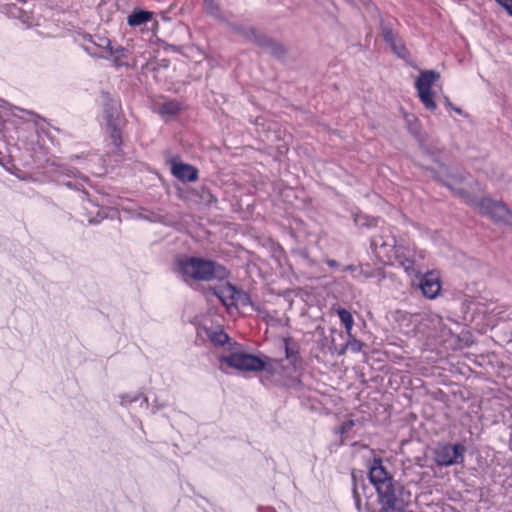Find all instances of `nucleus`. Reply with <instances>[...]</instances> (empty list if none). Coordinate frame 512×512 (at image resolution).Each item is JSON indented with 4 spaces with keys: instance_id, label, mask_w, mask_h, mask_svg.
I'll use <instances>...</instances> for the list:
<instances>
[{
    "instance_id": "obj_18",
    "label": "nucleus",
    "mask_w": 512,
    "mask_h": 512,
    "mask_svg": "<svg viewBox=\"0 0 512 512\" xmlns=\"http://www.w3.org/2000/svg\"><path fill=\"white\" fill-rule=\"evenodd\" d=\"M440 78V74L434 70H425L418 76L415 86L417 90H431L433 83Z\"/></svg>"
},
{
    "instance_id": "obj_42",
    "label": "nucleus",
    "mask_w": 512,
    "mask_h": 512,
    "mask_svg": "<svg viewBox=\"0 0 512 512\" xmlns=\"http://www.w3.org/2000/svg\"><path fill=\"white\" fill-rule=\"evenodd\" d=\"M361 496H363V492H362V490L360 489V497H361Z\"/></svg>"
},
{
    "instance_id": "obj_38",
    "label": "nucleus",
    "mask_w": 512,
    "mask_h": 512,
    "mask_svg": "<svg viewBox=\"0 0 512 512\" xmlns=\"http://www.w3.org/2000/svg\"><path fill=\"white\" fill-rule=\"evenodd\" d=\"M343 271H350V272H352V273H354V272H357V273H358V271H359V266L357 267V266H355V265H347V266H345V267L343 268Z\"/></svg>"
},
{
    "instance_id": "obj_8",
    "label": "nucleus",
    "mask_w": 512,
    "mask_h": 512,
    "mask_svg": "<svg viewBox=\"0 0 512 512\" xmlns=\"http://www.w3.org/2000/svg\"><path fill=\"white\" fill-rule=\"evenodd\" d=\"M81 38L83 41L81 47L92 57L101 58L102 51L110 48V40L107 37L84 33Z\"/></svg>"
},
{
    "instance_id": "obj_17",
    "label": "nucleus",
    "mask_w": 512,
    "mask_h": 512,
    "mask_svg": "<svg viewBox=\"0 0 512 512\" xmlns=\"http://www.w3.org/2000/svg\"><path fill=\"white\" fill-rule=\"evenodd\" d=\"M236 286L227 282L221 287H214L213 294L222 302L226 307L233 306Z\"/></svg>"
},
{
    "instance_id": "obj_16",
    "label": "nucleus",
    "mask_w": 512,
    "mask_h": 512,
    "mask_svg": "<svg viewBox=\"0 0 512 512\" xmlns=\"http://www.w3.org/2000/svg\"><path fill=\"white\" fill-rule=\"evenodd\" d=\"M423 258L421 253L414 250V257L405 258V261L400 262L399 266L404 269L407 275L418 277L422 273L421 261Z\"/></svg>"
},
{
    "instance_id": "obj_27",
    "label": "nucleus",
    "mask_w": 512,
    "mask_h": 512,
    "mask_svg": "<svg viewBox=\"0 0 512 512\" xmlns=\"http://www.w3.org/2000/svg\"><path fill=\"white\" fill-rule=\"evenodd\" d=\"M233 30L249 42L253 41V38H255V33L257 31L254 27L245 26L242 24H234Z\"/></svg>"
},
{
    "instance_id": "obj_22",
    "label": "nucleus",
    "mask_w": 512,
    "mask_h": 512,
    "mask_svg": "<svg viewBox=\"0 0 512 512\" xmlns=\"http://www.w3.org/2000/svg\"><path fill=\"white\" fill-rule=\"evenodd\" d=\"M352 218L354 224L358 227L371 228L377 225V218L364 214L361 211H353Z\"/></svg>"
},
{
    "instance_id": "obj_12",
    "label": "nucleus",
    "mask_w": 512,
    "mask_h": 512,
    "mask_svg": "<svg viewBox=\"0 0 512 512\" xmlns=\"http://www.w3.org/2000/svg\"><path fill=\"white\" fill-rule=\"evenodd\" d=\"M360 488L363 492V495L368 498L367 490L369 489L368 484L365 483V480L361 477L358 479L354 473H352V496L354 499L355 508L358 512H375V510L370 506L368 502L365 505H362L360 499Z\"/></svg>"
},
{
    "instance_id": "obj_35",
    "label": "nucleus",
    "mask_w": 512,
    "mask_h": 512,
    "mask_svg": "<svg viewBox=\"0 0 512 512\" xmlns=\"http://www.w3.org/2000/svg\"><path fill=\"white\" fill-rule=\"evenodd\" d=\"M140 398H142L143 402L148 405V398L142 394H138L132 398H129L128 397H122V402H129V403H132V402H136L138 401Z\"/></svg>"
},
{
    "instance_id": "obj_14",
    "label": "nucleus",
    "mask_w": 512,
    "mask_h": 512,
    "mask_svg": "<svg viewBox=\"0 0 512 512\" xmlns=\"http://www.w3.org/2000/svg\"><path fill=\"white\" fill-rule=\"evenodd\" d=\"M171 172L182 182H194L198 179V169L196 167L178 162L175 159L171 161Z\"/></svg>"
},
{
    "instance_id": "obj_36",
    "label": "nucleus",
    "mask_w": 512,
    "mask_h": 512,
    "mask_svg": "<svg viewBox=\"0 0 512 512\" xmlns=\"http://www.w3.org/2000/svg\"><path fill=\"white\" fill-rule=\"evenodd\" d=\"M249 306H251V308H252L255 312L259 313V314H267L266 309H265V308H263V307H262L260 304H258V303H255V302H253V301H252V304H250Z\"/></svg>"
},
{
    "instance_id": "obj_37",
    "label": "nucleus",
    "mask_w": 512,
    "mask_h": 512,
    "mask_svg": "<svg viewBox=\"0 0 512 512\" xmlns=\"http://www.w3.org/2000/svg\"><path fill=\"white\" fill-rule=\"evenodd\" d=\"M325 263L330 267V268H338L340 266L339 262L334 260V259H325Z\"/></svg>"
},
{
    "instance_id": "obj_13",
    "label": "nucleus",
    "mask_w": 512,
    "mask_h": 512,
    "mask_svg": "<svg viewBox=\"0 0 512 512\" xmlns=\"http://www.w3.org/2000/svg\"><path fill=\"white\" fill-rule=\"evenodd\" d=\"M371 246H374V247L380 246L383 248L391 247L394 252L395 260L398 265H400V262L405 261V258L414 257L413 249H410L409 247H405L403 245H397L396 240L393 237L391 238L390 242L381 241V239L375 237L371 241Z\"/></svg>"
},
{
    "instance_id": "obj_30",
    "label": "nucleus",
    "mask_w": 512,
    "mask_h": 512,
    "mask_svg": "<svg viewBox=\"0 0 512 512\" xmlns=\"http://www.w3.org/2000/svg\"><path fill=\"white\" fill-rule=\"evenodd\" d=\"M380 269H372L369 264H364L359 266V271L357 274H354V277H358L359 275L365 278H373L378 275Z\"/></svg>"
},
{
    "instance_id": "obj_2",
    "label": "nucleus",
    "mask_w": 512,
    "mask_h": 512,
    "mask_svg": "<svg viewBox=\"0 0 512 512\" xmlns=\"http://www.w3.org/2000/svg\"><path fill=\"white\" fill-rule=\"evenodd\" d=\"M173 271L190 287L193 283L223 281L230 276V271L217 261L187 255L175 258Z\"/></svg>"
},
{
    "instance_id": "obj_29",
    "label": "nucleus",
    "mask_w": 512,
    "mask_h": 512,
    "mask_svg": "<svg viewBox=\"0 0 512 512\" xmlns=\"http://www.w3.org/2000/svg\"><path fill=\"white\" fill-rule=\"evenodd\" d=\"M204 4L206 6L208 14L217 19H220L222 17V11L220 9V6L215 2V0H204Z\"/></svg>"
},
{
    "instance_id": "obj_7",
    "label": "nucleus",
    "mask_w": 512,
    "mask_h": 512,
    "mask_svg": "<svg viewBox=\"0 0 512 512\" xmlns=\"http://www.w3.org/2000/svg\"><path fill=\"white\" fill-rule=\"evenodd\" d=\"M369 481L376 492L387 486L389 482H395L393 476L383 466L382 459L374 457L369 465Z\"/></svg>"
},
{
    "instance_id": "obj_4",
    "label": "nucleus",
    "mask_w": 512,
    "mask_h": 512,
    "mask_svg": "<svg viewBox=\"0 0 512 512\" xmlns=\"http://www.w3.org/2000/svg\"><path fill=\"white\" fill-rule=\"evenodd\" d=\"M430 171L437 182L450 189L455 195L463 199L465 203H474V196L460 187L466 181L469 173L460 169L448 171L445 175H441L435 169H430Z\"/></svg>"
},
{
    "instance_id": "obj_43",
    "label": "nucleus",
    "mask_w": 512,
    "mask_h": 512,
    "mask_svg": "<svg viewBox=\"0 0 512 512\" xmlns=\"http://www.w3.org/2000/svg\"><path fill=\"white\" fill-rule=\"evenodd\" d=\"M19 2H26V0H18Z\"/></svg>"
},
{
    "instance_id": "obj_31",
    "label": "nucleus",
    "mask_w": 512,
    "mask_h": 512,
    "mask_svg": "<svg viewBox=\"0 0 512 512\" xmlns=\"http://www.w3.org/2000/svg\"><path fill=\"white\" fill-rule=\"evenodd\" d=\"M363 345H364L363 342H361L360 340L356 339L352 335V333H350V335H348V340L346 342L345 349H348V350H350L353 353H358V352L361 351Z\"/></svg>"
},
{
    "instance_id": "obj_23",
    "label": "nucleus",
    "mask_w": 512,
    "mask_h": 512,
    "mask_svg": "<svg viewBox=\"0 0 512 512\" xmlns=\"http://www.w3.org/2000/svg\"><path fill=\"white\" fill-rule=\"evenodd\" d=\"M337 314L343 326L345 327L346 333L350 335L354 325V319L351 312L345 308L337 309Z\"/></svg>"
},
{
    "instance_id": "obj_3",
    "label": "nucleus",
    "mask_w": 512,
    "mask_h": 512,
    "mask_svg": "<svg viewBox=\"0 0 512 512\" xmlns=\"http://www.w3.org/2000/svg\"><path fill=\"white\" fill-rule=\"evenodd\" d=\"M474 205L481 215L493 220L495 223H502L512 226V210L503 202L494 200L491 197H483L477 200L474 197Z\"/></svg>"
},
{
    "instance_id": "obj_25",
    "label": "nucleus",
    "mask_w": 512,
    "mask_h": 512,
    "mask_svg": "<svg viewBox=\"0 0 512 512\" xmlns=\"http://www.w3.org/2000/svg\"><path fill=\"white\" fill-rule=\"evenodd\" d=\"M250 304H252V299H251L250 294L247 291H244V290L236 287L233 306L246 307V306H249Z\"/></svg>"
},
{
    "instance_id": "obj_33",
    "label": "nucleus",
    "mask_w": 512,
    "mask_h": 512,
    "mask_svg": "<svg viewBox=\"0 0 512 512\" xmlns=\"http://www.w3.org/2000/svg\"><path fill=\"white\" fill-rule=\"evenodd\" d=\"M512 17V0H495Z\"/></svg>"
},
{
    "instance_id": "obj_34",
    "label": "nucleus",
    "mask_w": 512,
    "mask_h": 512,
    "mask_svg": "<svg viewBox=\"0 0 512 512\" xmlns=\"http://www.w3.org/2000/svg\"><path fill=\"white\" fill-rule=\"evenodd\" d=\"M444 104H445L446 108L452 109L458 115H464L463 110L460 107L454 106L453 103L450 101V99L448 97L444 98Z\"/></svg>"
},
{
    "instance_id": "obj_32",
    "label": "nucleus",
    "mask_w": 512,
    "mask_h": 512,
    "mask_svg": "<svg viewBox=\"0 0 512 512\" xmlns=\"http://www.w3.org/2000/svg\"><path fill=\"white\" fill-rule=\"evenodd\" d=\"M355 422L352 419L344 421L338 428L335 429V433L343 436H346L351 429L354 427Z\"/></svg>"
},
{
    "instance_id": "obj_21",
    "label": "nucleus",
    "mask_w": 512,
    "mask_h": 512,
    "mask_svg": "<svg viewBox=\"0 0 512 512\" xmlns=\"http://www.w3.org/2000/svg\"><path fill=\"white\" fill-rule=\"evenodd\" d=\"M206 336L216 346H223L228 342L229 336L223 329L205 328Z\"/></svg>"
},
{
    "instance_id": "obj_28",
    "label": "nucleus",
    "mask_w": 512,
    "mask_h": 512,
    "mask_svg": "<svg viewBox=\"0 0 512 512\" xmlns=\"http://www.w3.org/2000/svg\"><path fill=\"white\" fill-rule=\"evenodd\" d=\"M285 354L286 359L289 360L290 364L295 371L301 365V358L296 349L289 347L288 342H285Z\"/></svg>"
},
{
    "instance_id": "obj_20",
    "label": "nucleus",
    "mask_w": 512,
    "mask_h": 512,
    "mask_svg": "<svg viewBox=\"0 0 512 512\" xmlns=\"http://www.w3.org/2000/svg\"><path fill=\"white\" fill-rule=\"evenodd\" d=\"M152 13L142 9L134 10L127 18L128 25L137 27L150 21Z\"/></svg>"
},
{
    "instance_id": "obj_26",
    "label": "nucleus",
    "mask_w": 512,
    "mask_h": 512,
    "mask_svg": "<svg viewBox=\"0 0 512 512\" xmlns=\"http://www.w3.org/2000/svg\"><path fill=\"white\" fill-rule=\"evenodd\" d=\"M110 55L113 56V62L116 66H123L125 63L122 61L123 58L127 57V49L122 46L113 47L107 49Z\"/></svg>"
},
{
    "instance_id": "obj_5",
    "label": "nucleus",
    "mask_w": 512,
    "mask_h": 512,
    "mask_svg": "<svg viewBox=\"0 0 512 512\" xmlns=\"http://www.w3.org/2000/svg\"><path fill=\"white\" fill-rule=\"evenodd\" d=\"M466 447L462 443H438L433 449V461L438 467H449L462 464L465 459Z\"/></svg>"
},
{
    "instance_id": "obj_41",
    "label": "nucleus",
    "mask_w": 512,
    "mask_h": 512,
    "mask_svg": "<svg viewBox=\"0 0 512 512\" xmlns=\"http://www.w3.org/2000/svg\"><path fill=\"white\" fill-rule=\"evenodd\" d=\"M410 130H411V132H414L412 125H410Z\"/></svg>"
},
{
    "instance_id": "obj_9",
    "label": "nucleus",
    "mask_w": 512,
    "mask_h": 512,
    "mask_svg": "<svg viewBox=\"0 0 512 512\" xmlns=\"http://www.w3.org/2000/svg\"><path fill=\"white\" fill-rule=\"evenodd\" d=\"M252 43L276 58H282L286 54V50L281 43L259 31H256Z\"/></svg>"
},
{
    "instance_id": "obj_11",
    "label": "nucleus",
    "mask_w": 512,
    "mask_h": 512,
    "mask_svg": "<svg viewBox=\"0 0 512 512\" xmlns=\"http://www.w3.org/2000/svg\"><path fill=\"white\" fill-rule=\"evenodd\" d=\"M381 32L383 40L387 45H389L393 53H395L401 59H406L409 56V52L406 49L404 42L397 37L391 27L382 23Z\"/></svg>"
},
{
    "instance_id": "obj_39",
    "label": "nucleus",
    "mask_w": 512,
    "mask_h": 512,
    "mask_svg": "<svg viewBox=\"0 0 512 512\" xmlns=\"http://www.w3.org/2000/svg\"><path fill=\"white\" fill-rule=\"evenodd\" d=\"M165 407L164 404H158L156 401H155V404L153 405L152 407V413H156L157 411H159L161 408Z\"/></svg>"
},
{
    "instance_id": "obj_19",
    "label": "nucleus",
    "mask_w": 512,
    "mask_h": 512,
    "mask_svg": "<svg viewBox=\"0 0 512 512\" xmlns=\"http://www.w3.org/2000/svg\"><path fill=\"white\" fill-rule=\"evenodd\" d=\"M183 109V104L176 100V99H171L169 101H166L164 103H162L160 106H159V109H158V112L161 116H176L177 114H179Z\"/></svg>"
},
{
    "instance_id": "obj_10",
    "label": "nucleus",
    "mask_w": 512,
    "mask_h": 512,
    "mask_svg": "<svg viewBox=\"0 0 512 512\" xmlns=\"http://www.w3.org/2000/svg\"><path fill=\"white\" fill-rule=\"evenodd\" d=\"M417 286L422 291V294L428 299H435L441 291V283L439 277L433 272L420 274L418 277Z\"/></svg>"
},
{
    "instance_id": "obj_1",
    "label": "nucleus",
    "mask_w": 512,
    "mask_h": 512,
    "mask_svg": "<svg viewBox=\"0 0 512 512\" xmlns=\"http://www.w3.org/2000/svg\"><path fill=\"white\" fill-rule=\"evenodd\" d=\"M219 362L222 365L225 364L238 371H262L264 374L261 376L260 381L267 387L276 385L295 391H301L303 388V383L298 377H290L282 382L274 379L278 370L280 368L284 369L282 364L283 360L273 359L266 355L260 357L250 353L232 352L228 355L221 356Z\"/></svg>"
},
{
    "instance_id": "obj_40",
    "label": "nucleus",
    "mask_w": 512,
    "mask_h": 512,
    "mask_svg": "<svg viewBox=\"0 0 512 512\" xmlns=\"http://www.w3.org/2000/svg\"><path fill=\"white\" fill-rule=\"evenodd\" d=\"M65 185H66L67 187L71 188V189L73 188V189H77V190H79V188H78L76 185H74L72 182H70V181H69V182H67Z\"/></svg>"
},
{
    "instance_id": "obj_24",
    "label": "nucleus",
    "mask_w": 512,
    "mask_h": 512,
    "mask_svg": "<svg viewBox=\"0 0 512 512\" xmlns=\"http://www.w3.org/2000/svg\"><path fill=\"white\" fill-rule=\"evenodd\" d=\"M420 101L423 103L426 109L434 111L437 108V104L434 101L432 90H417Z\"/></svg>"
},
{
    "instance_id": "obj_15",
    "label": "nucleus",
    "mask_w": 512,
    "mask_h": 512,
    "mask_svg": "<svg viewBox=\"0 0 512 512\" xmlns=\"http://www.w3.org/2000/svg\"><path fill=\"white\" fill-rule=\"evenodd\" d=\"M101 98L103 101L104 120L123 114L120 101L114 99L109 92H102Z\"/></svg>"
},
{
    "instance_id": "obj_6",
    "label": "nucleus",
    "mask_w": 512,
    "mask_h": 512,
    "mask_svg": "<svg viewBox=\"0 0 512 512\" xmlns=\"http://www.w3.org/2000/svg\"><path fill=\"white\" fill-rule=\"evenodd\" d=\"M105 123L109 137L114 146V153L122 156L123 131L128 123L125 115H116L114 118L105 120Z\"/></svg>"
}]
</instances>
